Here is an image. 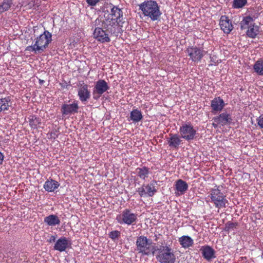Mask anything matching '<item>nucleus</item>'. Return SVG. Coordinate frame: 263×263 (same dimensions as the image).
Returning a JSON list of instances; mask_svg holds the SVG:
<instances>
[{
	"label": "nucleus",
	"instance_id": "1a4fd4ad",
	"mask_svg": "<svg viewBox=\"0 0 263 263\" xmlns=\"http://www.w3.org/2000/svg\"><path fill=\"white\" fill-rule=\"evenodd\" d=\"M157 182L155 180L152 181L149 183L143 184L140 187L137 189V192L139 193L140 197L147 196L148 197L153 196L157 192L156 186Z\"/></svg>",
	"mask_w": 263,
	"mask_h": 263
},
{
	"label": "nucleus",
	"instance_id": "f704fd0d",
	"mask_svg": "<svg viewBox=\"0 0 263 263\" xmlns=\"http://www.w3.org/2000/svg\"><path fill=\"white\" fill-rule=\"evenodd\" d=\"M257 122L260 128H263V114L261 115L257 119Z\"/></svg>",
	"mask_w": 263,
	"mask_h": 263
},
{
	"label": "nucleus",
	"instance_id": "a878e982",
	"mask_svg": "<svg viewBox=\"0 0 263 263\" xmlns=\"http://www.w3.org/2000/svg\"><path fill=\"white\" fill-rule=\"evenodd\" d=\"M254 24V19L250 16L244 17L240 23V27L241 30L249 28L251 26Z\"/></svg>",
	"mask_w": 263,
	"mask_h": 263
},
{
	"label": "nucleus",
	"instance_id": "c9c22d12",
	"mask_svg": "<svg viewBox=\"0 0 263 263\" xmlns=\"http://www.w3.org/2000/svg\"><path fill=\"white\" fill-rule=\"evenodd\" d=\"M213 122L212 123V126L215 128H217L219 126H220V123H218L217 120H216V118L214 117L213 118Z\"/></svg>",
	"mask_w": 263,
	"mask_h": 263
},
{
	"label": "nucleus",
	"instance_id": "dca6fc26",
	"mask_svg": "<svg viewBox=\"0 0 263 263\" xmlns=\"http://www.w3.org/2000/svg\"><path fill=\"white\" fill-rule=\"evenodd\" d=\"M200 250L202 256L208 261H211L216 257L215 250L208 245L202 246Z\"/></svg>",
	"mask_w": 263,
	"mask_h": 263
},
{
	"label": "nucleus",
	"instance_id": "6ab92c4d",
	"mask_svg": "<svg viewBox=\"0 0 263 263\" xmlns=\"http://www.w3.org/2000/svg\"><path fill=\"white\" fill-rule=\"evenodd\" d=\"M216 120H217L220 126H225L231 123L232 119L230 114L227 112H223L220 114L219 116L215 117Z\"/></svg>",
	"mask_w": 263,
	"mask_h": 263
},
{
	"label": "nucleus",
	"instance_id": "cd10ccee",
	"mask_svg": "<svg viewBox=\"0 0 263 263\" xmlns=\"http://www.w3.org/2000/svg\"><path fill=\"white\" fill-rule=\"evenodd\" d=\"M253 70L258 75L263 76V60L258 59L253 65Z\"/></svg>",
	"mask_w": 263,
	"mask_h": 263
},
{
	"label": "nucleus",
	"instance_id": "4468645a",
	"mask_svg": "<svg viewBox=\"0 0 263 263\" xmlns=\"http://www.w3.org/2000/svg\"><path fill=\"white\" fill-rule=\"evenodd\" d=\"M219 25L221 29L225 33H229L233 29V26L228 17L222 15L219 21Z\"/></svg>",
	"mask_w": 263,
	"mask_h": 263
},
{
	"label": "nucleus",
	"instance_id": "2eb2a0df",
	"mask_svg": "<svg viewBox=\"0 0 263 263\" xmlns=\"http://www.w3.org/2000/svg\"><path fill=\"white\" fill-rule=\"evenodd\" d=\"M71 245L70 241L65 237H61L55 242L54 249L61 252L65 251Z\"/></svg>",
	"mask_w": 263,
	"mask_h": 263
},
{
	"label": "nucleus",
	"instance_id": "423d86ee",
	"mask_svg": "<svg viewBox=\"0 0 263 263\" xmlns=\"http://www.w3.org/2000/svg\"><path fill=\"white\" fill-rule=\"evenodd\" d=\"M210 196L211 202L216 208H226V204L228 203V200L226 199V196L218 189L211 190Z\"/></svg>",
	"mask_w": 263,
	"mask_h": 263
},
{
	"label": "nucleus",
	"instance_id": "2f4dec72",
	"mask_svg": "<svg viewBox=\"0 0 263 263\" xmlns=\"http://www.w3.org/2000/svg\"><path fill=\"white\" fill-rule=\"evenodd\" d=\"M247 3V0H233V7L236 9L241 8L246 5Z\"/></svg>",
	"mask_w": 263,
	"mask_h": 263
},
{
	"label": "nucleus",
	"instance_id": "b1692460",
	"mask_svg": "<svg viewBox=\"0 0 263 263\" xmlns=\"http://www.w3.org/2000/svg\"><path fill=\"white\" fill-rule=\"evenodd\" d=\"M175 189L179 192V195L183 194L188 189L189 186L187 183L179 179L175 182Z\"/></svg>",
	"mask_w": 263,
	"mask_h": 263
},
{
	"label": "nucleus",
	"instance_id": "393cba45",
	"mask_svg": "<svg viewBox=\"0 0 263 263\" xmlns=\"http://www.w3.org/2000/svg\"><path fill=\"white\" fill-rule=\"evenodd\" d=\"M135 173L140 179L145 180L150 173L149 168L146 166L138 167L136 169Z\"/></svg>",
	"mask_w": 263,
	"mask_h": 263
},
{
	"label": "nucleus",
	"instance_id": "412c9836",
	"mask_svg": "<svg viewBox=\"0 0 263 263\" xmlns=\"http://www.w3.org/2000/svg\"><path fill=\"white\" fill-rule=\"evenodd\" d=\"M182 140L177 134H170V138L167 140L169 146L177 148L181 143Z\"/></svg>",
	"mask_w": 263,
	"mask_h": 263
},
{
	"label": "nucleus",
	"instance_id": "ea45409f",
	"mask_svg": "<svg viewBox=\"0 0 263 263\" xmlns=\"http://www.w3.org/2000/svg\"><path fill=\"white\" fill-rule=\"evenodd\" d=\"M262 258H263V254H262Z\"/></svg>",
	"mask_w": 263,
	"mask_h": 263
},
{
	"label": "nucleus",
	"instance_id": "f257e3e1",
	"mask_svg": "<svg viewBox=\"0 0 263 263\" xmlns=\"http://www.w3.org/2000/svg\"><path fill=\"white\" fill-rule=\"evenodd\" d=\"M122 17V10L111 5L110 12L104 14V20L103 21L104 27L111 34L116 33Z\"/></svg>",
	"mask_w": 263,
	"mask_h": 263
},
{
	"label": "nucleus",
	"instance_id": "6e6552de",
	"mask_svg": "<svg viewBox=\"0 0 263 263\" xmlns=\"http://www.w3.org/2000/svg\"><path fill=\"white\" fill-rule=\"evenodd\" d=\"M179 133L182 138L190 141L196 138L197 130L191 123H183L179 127Z\"/></svg>",
	"mask_w": 263,
	"mask_h": 263
},
{
	"label": "nucleus",
	"instance_id": "c85d7f7f",
	"mask_svg": "<svg viewBox=\"0 0 263 263\" xmlns=\"http://www.w3.org/2000/svg\"><path fill=\"white\" fill-rule=\"evenodd\" d=\"M258 27L254 24L248 28L246 33L248 37L254 39L258 34Z\"/></svg>",
	"mask_w": 263,
	"mask_h": 263
},
{
	"label": "nucleus",
	"instance_id": "9b49d317",
	"mask_svg": "<svg viewBox=\"0 0 263 263\" xmlns=\"http://www.w3.org/2000/svg\"><path fill=\"white\" fill-rule=\"evenodd\" d=\"M186 52L190 59L195 62L200 61L205 53L202 49L196 46L189 47L186 49Z\"/></svg>",
	"mask_w": 263,
	"mask_h": 263
},
{
	"label": "nucleus",
	"instance_id": "f3484780",
	"mask_svg": "<svg viewBox=\"0 0 263 263\" xmlns=\"http://www.w3.org/2000/svg\"><path fill=\"white\" fill-rule=\"evenodd\" d=\"M79 108L77 102H74L70 104H64L61 107V112L63 115H67L78 112Z\"/></svg>",
	"mask_w": 263,
	"mask_h": 263
},
{
	"label": "nucleus",
	"instance_id": "c756f323",
	"mask_svg": "<svg viewBox=\"0 0 263 263\" xmlns=\"http://www.w3.org/2000/svg\"><path fill=\"white\" fill-rule=\"evenodd\" d=\"M29 125L32 128L35 129L41 124V119L35 116H30L29 118Z\"/></svg>",
	"mask_w": 263,
	"mask_h": 263
},
{
	"label": "nucleus",
	"instance_id": "e433bc0d",
	"mask_svg": "<svg viewBox=\"0 0 263 263\" xmlns=\"http://www.w3.org/2000/svg\"><path fill=\"white\" fill-rule=\"evenodd\" d=\"M100 0H86L87 3L90 6H95Z\"/></svg>",
	"mask_w": 263,
	"mask_h": 263
},
{
	"label": "nucleus",
	"instance_id": "9d476101",
	"mask_svg": "<svg viewBox=\"0 0 263 263\" xmlns=\"http://www.w3.org/2000/svg\"><path fill=\"white\" fill-rule=\"evenodd\" d=\"M109 88V87L107 83L104 80L97 81L93 89L92 94L93 99L98 100Z\"/></svg>",
	"mask_w": 263,
	"mask_h": 263
},
{
	"label": "nucleus",
	"instance_id": "4c0bfd02",
	"mask_svg": "<svg viewBox=\"0 0 263 263\" xmlns=\"http://www.w3.org/2000/svg\"><path fill=\"white\" fill-rule=\"evenodd\" d=\"M56 239V236L52 235L50 236V238L48 240V241L49 243H52L53 242H54Z\"/></svg>",
	"mask_w": 263,
	"mask_h": 263
},
{
	"label": "nucleus",
	"instance_id": "f03ea898",
	"mask_svg": "<svg viewBox=\"0 0 263 263\" xmlns=\"http://www.w3.org/2000/svg\"><path fill=\"white\" fill-rule=\"evenodd\" d=\"M139 9L144 16L150 18L152 21L159 20L162 13L160 6L155 1L147 0L139 5Z\"/></svg>",
	"mask_w": 263,
	"mask_h": 263
},
{
	"label": "nucleus",
	"instance_id": "20e7f679",
	"mask_svg": "<svg viewBox=\"0 0 263 263\" xmlns=\"http://www.w3.org/2000/svg\"><path fill=\"white\" fill-rule=\"evenodd\" d=\"M156 251V258L160 263H175V252L170 245L161 246Z\"/></svg>",
	"mask_w": 263,
	"mask_h": 263
},
{
	"label": "nucleus",
	"instance_id": "58836bf2",
	"mask_svg": "<svg viewBox=\"0 0 263 263\" xmlns=\"http://www.w3.org/2000/svg\"><path fill=\"white\" fill-rule=\"evenodd\" d=\"M4 158V156L3 153L0 152V165L3 163V160Z\"/></svg>",
	"mask_w": 263,
	"mask_h": 263
},
{
	"label": "nucleus",
	"instance_id": "473e14b6",
	"mask_svg": "<svg viewBox=\"0 0 263 263\" xmlns=\"http://www.w3.org/2000/svg\"><path fill=\"white\" fill-rule=\"evenodd\" d=\"M120 232L117 230L111 231L109 234V237L113 240H117L120 236Z\"/></svg>",
	"mask_w": 263,
	"mask_h": 263
},
{
	"label": "nucleus",
	"instance_id": "72a5a7b5",
	"mask_svg": "<svg viewBox=\"0 0 263 263\" xmlns=\"http://www.w3.org/2000/svg\"><path fill=\"white\" fill-rule=\"evenodd\" d=\"M236 223L229 222L226 223V228L225 230L227 231H230L232 230H233L234 228H235L237 226Z\"/></svg>",
	"mask_w": 263,
	"mask_h": 263
},
{
	"label": "nucleus",
	"instance_id": "0eeeda50",
	"mask_svg": "<svg viewBox=\"0 0 263 263\" xmlns=\"http://www.w3.org/2000/svg\"><path fill=\"white\" fill-rule=\"evenodd\" d=\"M116 219L120 224L129 226L136 222L137 215L133 213L131 210L126 209L121 214L117 215Z\"/></svg>",
	"mask_w": 263,
	"mask_h": 263
},
{
	"label": "nucleus",
	"instance_id": "4be33fe9",
	"mask_svg": "<svg viewBox=\"0 0 263 263\" xmlns=\"http://www.w3.org/2000/svg\"><path fill=\"white\" fill-rule=\"evenodd\" d=\"M44 222L48 226L54 227L60 224V219L58 216L50 214L44 218Z\"/></svg>",
	"mask_w": 263,
	"mask_h": 263
},
{
	"label": "nucleus",
	"instance_id": "7c9ffc66",
	"mask_svg": "<svg viewBox=\"0 0 263 263\" xmlns=\"http://www.w3.org/2000/svg\"><path fill=\"white\" fill-rule=\"evenodd\" d=\"M11 2L10 0H4L0 4V13L7 11L10 7Z\"/></svg>",
	"mask_w": 263,
	"mask_h": 263
},
{
	"label": "nucleus",
	"instance_id": "a211bd4d",
	"mask_svg": "<svg viewBox=\"0 0 263 263\" xmlns=\"http://www.w3.org/2000/svg\"><path fill=\"white\" fill-rule=\"evenodd\" d=\"M225 106L223 100L220 97H216L211 101V107L212 112H219Z\"/></svg>",
	"mask_w": 263,
	"mask_h": 263
},
{
	"label": "nucleus",
	"instance_id": "aec40b11",
	"mask_svg": "<svg viewBox=\"0 0 263 263\" xmlns=\"http://www.w3.org/2000/svg\"><path fill=\"white\" fill-rule=\"evenodd\" d=\"M178 241L182 248L184 249H189L194 245V240L187 235H183L178 238Z\"/></svg>",
	"mask_w": 263,
	"mask_h": 263
},
{
	"label": "nucleus",
	"instance_id": "bb28decb",
	"mask_svg": "<svg viewBox=\"0 0 263 263\" xmlns=\"http://www.w3.org/2000/svg\"><path fill=\"white\" fill-rule=\"evenodd\" d=\"M143 118L142 112L138 109H133L130 113V119L133 123H137Z\"/></svg>",
	"mask_w": 263,
	"mask_h": 263
},
{
	"label": "nucleus",
	"instance_id": "f8f14e48",
	"mask_svg": "<svg viewBox=\"0 0 263 263\" xmlns=\"http://www.w3.org/2000/svg\"><path fill=\"white\" fill-rule=\"evenodd\" d=\"M93 37L101 43L109 42L110 39L105 31L100 27L95 28L93 33Z\"/></svg>",
	"mask_w": 263,
	"mask_h": 263
},
{
	"label": "nucleus",
	"instance_id": "ddd939ff",
	"mask_svg": "<svg viewBox=\"0 0 263 263\" xmlns=\"http://www.w3.org/2000/svg\"><path fill=\"white\" fill-rule=\"evenodd\" d=\"M78 95L82 102H87L90 97V91L88 90V85L86 84L81 85L78 91Z\"/></svg>",
	"mask_w": 263,
	"mask_h": 263
},
{
	"label": "nucleus",
	"instance_id": "7ed1b4c3",
	"mask_svg": "<svg viewBox=\"0 0 263 263\" xmlns=\"http://www.w3.org/2000/svg\"><path fill=\"white\" fill-rule=\"evenodd\" d=\"M51 41V33L46 30L43 34L37 37L33 43L27 47L26 50L33 52L35 54L41 53L47 48Z\"/></svg>",
	"mask_w": 263,
	"mask_h": 263
},
{
	"label": "nucleus",
	"instance_id": "5701e85b",
	"mask_svg": "<svg viewBox=\"0 0 263 263\" xmlns=\"http://www.w3.org/2000/svg\"><path fill=\"white\" fill-rule=\"evenodd\" d=\"M59 186L60 184L58 181L53 179H50L45 181L44 184V188L46 191L52 192L58 189Z\"/></svg>",
	"mask_w": 263,
	"mask_h": 263
},
{
	"label": "nucleus",
	"instance_id": "39448f33",
	"mask_svg": "<svg viewBox=\"0 0 263 263\" xmlns=\"http://www.w3.org/2000/svg\"><path fill=\"white\" fill-rule=\"evenodd\" d=\"M136 247L138 252L143 255H149L151 253L154 255L156 251L155 247L152 245V241L143 236L137 238Z\"/></svg>",
	"mask_w": 263,
	"mask_h": 263
}]
</instances>
